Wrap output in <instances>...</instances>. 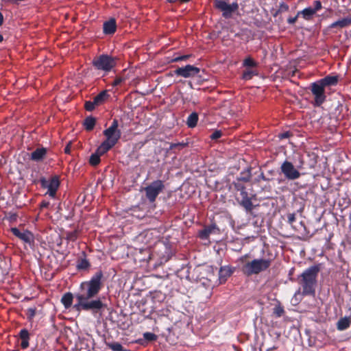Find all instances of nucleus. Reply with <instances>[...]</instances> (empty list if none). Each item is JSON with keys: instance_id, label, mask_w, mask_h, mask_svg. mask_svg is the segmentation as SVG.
<instances>
[{"instance_id": "f257e3e1", "label": "nucleus", "mask_w": 351, "mask_h": 351, "mask_svg": "<svg viewBox=\"0 0 351 351\" xmlns=\"http://www.w3.org/2000/svg\"><path fill=\"white\" fill-rule=\"evenodd\" d=\"M102 276V272L98 271L90 280L84 282L80 285V290L75 295L78 302L74 305L75 309L97 311L103 308L104 304L100 299L93 300L101 289Z\"/></svg>"}, {"instance_id": "f03ea898", "label": "nucleus", "mask_w": 351, "mask_h": 351, "mask_svg": "<svg viewBox=\"0 0 351 351\" xmlns=\"http://www.w3.org/2000/svg\"><path fill=\"white\" fill-rule=\"evenodd\" d=\"M320 271L319 265H314L304 271L300 276L299 282L302 287L303 295H314L317 276Z\"/></svg>"}, {"instance_id": "7ed1b4c3", "label": "nucleus", "mask_w": 351, "mask_h": 351, "mask_svg": "<svg viewBox=\"0 0 351 351\" xmlns=\"http://www.w3.org/2000/svg\"><path fill=\"white\" fill-rule=\"evenodd\" d=\"M118 126V121L114 119L111 126L104 131V134L106 136V139L99 147V152L106 153L118 142L121 135Z\"/></svg>"}, {"instance_id": "20e7f679", "label": "nucleus", "mask_w": 351, "mask_h": 351, "mask_svg": "<svg viewBox=\"0 0 351 351\" xmlns=\"http://www.w3.org/2000/svg\"><path fill=\"white\" fill-rule=\"evenodd\" d=\"M271 261L270 259H254L252 261L245 263L241 268L242 272L247 276L253 274H258L259 273L267 270L271 265Z\"/></svg>"}, {"instance_id": "39448f33", "label": "nucleus", "mask_w": 351, "mask_h": 351, "mask_svg": "<svg viewBox=\"0 0 351 351\" xmlns=\"http://www.w3.org/2000/svg\"><path fill=\"white\" fill-rule=\"evenodd\" d=\"M93 64L97 69L109 71L116 65V59L107 55H101L95 58Z\"/></svg>"}, {"instance_id": "423d86ee", "label": "nucleus", "mask_w": 351, "mask_h": 351, "mask_svg": "<svg viewBox=\"0 0 351 351\" xmlns=\"http://www.w3.org/2000/svg\"><path fill=\"white\" fill-rule=\"evenodd\" d=\"M165 185L163 182L160 180H156L152 182L149 186L144 188L146 197L150 202H155L158 194L163 191Z\"/></svg>"}, {"instance_id": "0eeeda50", "label": "nucleus", "mask_w": 351, "mask_h": 351, "mask_svg": "<svg viewBox=\"0 0 351 351\" xmlns=\"http://www.w3.org/2000/svg\"><path fill=\"white\" fill-rule=\"evenodd\" d=\"M214 3L215 8L221 11L223 16L226 18L231 17L232 13L236 12L239 8V5L237 3L229 4L225 0H215Z\"/></svg>"}, {"instance_id": "6e6552de", "label": "nucleus", "mask_w": 351, "mask_h": 351, "mask_svg": "<svg viewBox=\"0 0 351 351\" xmlns=\"http://www.w3.org/2000/svg\"><path fill=\"white\" fill-rule=\"evenodd\" d=\"M280 169L285 178L288 180H294L300 177V173L298 169L295 168L293 165L289 161H285L282 164Z\"/></svg>"}, {"instance_id": "1a4fd4ad", "label": "nucleus", "mask_w": 351, "mask_h": 351, "mask_svg": "<svg viewBox=\"0 0 351 351\" xmlns=\"http://www.w3.org/2000/svg\"><path fill=\"white\" fill-rule=\"evenodd\" d=\"M40 182L43 188H47L48 189L47 193L49 194L51 197H54L60 185L58 178L55 176L49 180L45 178H42Z\"/></svg>"}, {"instance_id": "9d476101", "label": "nucleus", "mask_w": 351, "mask_h": 351, "mask_svg": "<svg viewBox=\"0 0 351 351\" xmlns=\"http://www.w3.org/2000/svg\"><path fill=\"white\" fill-rule=\"evenodd\" d=\"M324 88L319 81L313 83L311 85V90L315 95V102L317 106H320L325 101Z\"/></svg>"}, {"instance_id": "9b49d317", "label": "nucleus", "mask_w": 351, "mask_h": 351, "mask_svg": "<svg viewBox=\"0 0 351 351\" xmlns=\"http://www.w3.org/2000/svg\"><path fill=\"white\" fill-rule=\"evenodd\" d=\"M200 71L199 68L188 64L183 67H178L174 71L176 75L182 76L185 78L193 77Z\"/></svg>"}, {"instance_id": "f8f14e48", "label": "nucleus", "mask_w": 351, "mask_h": 351, "mask_svg": "<svg viewBox=\"0 0 351 351\" xmlns=\"http://www.w3.org/2000/svg\"><path fill=\"white\" fill-rule=\"evenodd\" d=\"M236 188L238 191H241V199L239 201V204L242 206L247 211L251 212L254 206L252 202L251 198L248 197L247 193L245 191V187L243 185L237 184Z\"/></svg>"}, {"instance_id": "ddd939ff", "label": "nucleus", "mask_w": 351, "mask_h": 351, "mask_svg": "<svg viewBox=\"0 0 351 351\" xmlns=\"http://www.w3.org/2000/svg\"><path fill=\"white\" fill-rule=\"evenodd\" d=\"M11 232L13 233L14 235H15L22 241H25V243H30L34 241L33 234L28 230H23V232H21L16 228H12Z\"/></svg>"}, {"instance_id": "4468645a", "label": "nucleus", "mask_w": 351, "mask_h": 351, "mask_svg": "<svg viewBox=\"0 0 351 351\" xmlns=\"http://www.w3.org/2000/svg\"><path fill=\"white\" fill-rule=\"evenodd\" d=\"M351 325V317H344L339 319L337 323V328L339 330H344L348 328Z\"/></svg>"}, {"instance_id": "2eb2a0df", "label": "nucleus", "mask_w": 351, "mask_h": 351, "mask_svg": "<svg viewBox=\"0 0 351 351\" xmlns=\"http://www.w3.org/2000/svg\"><path fill=\"white\" fill-rule=\"evenodd\" d=\"M116 31V22L115 20L111 19L108 21L104 23V32L105 34H111Z\"/></svg>"}, {"instance_id": "dca6fc26", "label": "nucleus", "mask_w": 351, "mask_h": 351, "mask_svg": "<svg viewBox=\"0 0 351 351\" xmlns=\"http://www.w3.org/2000/svg\"><path fill=\"white\" fill-rule=\"evenodd\" d=\"M19 337L21 339V346L23 349H25L29 346V334L27 330L23 329L21 330L19 333Z\"/></svg>"}, {"instance_id": "f3484780", "label": "nucleus", "mask_w": 351, "mask_h": 351, "mask_svg": "<svg viewBox=\"0 0 351 351\" xmlns=\"http://www.w3.org/2000/svg\"><path fill=\"white\" fill-rule=\"evenodd\" d=\"M47 153V150L45 148H38L33 152L31 154V159L35 161H39L43 159L44 156Z\"/></svg>"}, {"instance_id": "a211bd4d", "label": "nucleus", "mask_w": 351, "mask_h": 351, "mask_svg": "<svg viewBox=\"0 0 351 351\" xmlns=\"http://www.w3.org/2000/svg\"><path fill=\"white\" fill-rule=\"evenodd\" d=\"M350 25H351V17H347V18L342 19L341 20H339V21L332 23L330 25V27L331 28H335V27L343 28V27H347Z\"/></svg>"}, {"instance_id": "6ab92c4d", "label": "nucleus", "mask_w": 351, "mask_h": 351, "mask_svg": "<svg viewBox=\"0 0 351 351\" xmlns=\"http://www.w3.org/2000/svg\"><path fill=\"white\" fill-rule=\"evenodd\" d=\"M232 271L228 267H221L219 272V278L220 283H223L226 281L227 278L230 276Z\"/></svg>"}, {"instance_id": "aec40b11", "label": "nucleus", "mask_w": 351, "mask_h": 351, "mask_svg": "<svg viewBox=\"0 0 351 351\" xmlns=\"http://www.w3.org/2000/svg\"><path fill=\"white\" fill-rule=\"evenodd\" d=\"M108 97V95L107 90H103L94 97V104H96L97 106H98L102 104L107 99Z\"/></svg>"}, {"instance_id": "412c9836", "label": "nucleus", "mask_w": 351, "mask_h": 351, "mask_svg": "<svg viewBox=\"0 0 351 351\" xmlns=\"http://www.w3.org/2000/svg\"><path fill=\"white\" fill-rule=\"evenodd\" d=\"M322 85L326 87L328 86L335 85L338 82L337 76H326L324 79L319 80Z\"/></svg>"}, {"instance_id": "4be33fe9", "label": "nucleus", "mask_w": 351, "mask_h": 351, "mask_svg": "<svg viewBox=\"0 0 351 351\" xmlns=\"http://www.w3.org/2000/svg\"><path fill=\"white\" fill-rule=\"evenodd\" d=\"M73 296L71 293H65L62 298V302L66 308H69L71 306L73 302Z\"/></svg>"}, {"instance_id": "5701e85b", "label": "nucleus", "mask_w": 351, "mask_h": 351, "mask_svg": "<svg viewBox=\"0 0 351 351\" xmlns=\"http://www.w3.org/2000/svg\"><path fill=\"white\" fill-rule=\"evenodd\" d=\"M105 153L99 152V147L97 148L96 152L93 154L89 159V162L93 166H96L100 162V156L104 154Z\"/></svg>"}, {"instance_id": "b1692460", "label": "nucleus", "mask_w": 351, "mask_h": 351, "mask_svg": "<svg viewBox=\"0 0 351 351\" xmlns=\"http://www.w3.org/2000/svg\"><path fill=\"white\" fill-rule=\"evenodd\" d=\"M198 121V114L196 112L191 113L187 119L186 124L189 128H194L196 126Z\"/></svg>"}, {"instance_id": "393cba45", "label": "nucleus", "mask_w": 351, "mask_h": 351, "mask_svg": "<svg viewBox=\"0 0 351 351\" xmlns=\"http://www.w3.org/2000/svg\"><path fill=\"white\" fill-rule=\"evenodd\" d=\"M96 120L93 117H87L84 122V125L85 126V128L88 131H90L93 129L95 125Z\"/></svg>"}, {"instance_id": "a878e982", "label": "nucleus", "mask_w": 351, "mask_h": 351, "mask_svg": "<svg viewBox=\"0 0 351 351\" xmlns=\"http://www.w3.org/2000/svg\"><path fill=\"white\" fill-rule=\"evenodd\" d=\"M214 230L215 227H206L204 230L199 232V236L202 239H206L208 238L209 235L214 231Z\"/></svg>"}, {"instance_id": "bb28decb", "label": "nucleus", "mask_w": 351, "mask_h": 351, "mask_svg": "<svg viewBox=\"0 0 351 351\" xmlns=\"http://www.w3.org/2000/svg\"><path fill=\"white\" fill-rule=\"evenodd\" d=\"M315 10L313 8H307L301 12L304 18L306 19H310L311 17L315 14Z\"/></svg>"}, {"instance_id": "cd10ccee", "label": "nucleus", "mask_w": 351, "mask_h": 351, "mask_svg": "<svg viewBox=\"0 0 351 351\" xmlns=\"http://www.w3.org/2000/svg\"><path fill=\"white\" fill-rule=\"evenodd\" d=\"M255 74H256L255 72L253 71L252 70L247 69L243 73V79H244L245 80H251L252 76Z\"/></svg>"}, {"instance_id": "c85d7f7f", "label": "nucleus", "mask_w": 351, "mask_h": 351, "mask_svg": "<svg viewBox=\"0 0 351 351\" xmlns=\"http://www.w3.org/2000/svg\"><path fill=\"white\" fill-rule=\"evenodd\" d=\"M90 266L89 263L86 259H82L78 262L77 268L82 269H86Z\"/></svg>"}, {"instance_id": "c756f323", "label": "nucleus", "mask_w": 351, "mask_h": 351, "mask_svg": "<svg viewBox=\"0 0 351 351\" xmlns=\"http://www.w3.org/2000/svg\"><path fill=\"white\" fill-rule=\"evenodd\" d=\"M66 237L67 240L74 241L77 237V232L76 230L69 232L66 233Z\"/></svg>"}, {"instance_id": "7c9ffc66", "label": "nucleus", "mask_w": 351, "mask_h": 351, "mask_svg": "<svg viewBox=\"0 0 351 351\" xmlns=\"http://www.w3.org/2000/svg\"><path fill=\"white\" fill-rule=\"evenodd\" d=\"M243 64L245 66H251V67L256 66V63L255 62V61L250 57L246 58L244 60Z\"/></svg>"}, {"instance_id": "2f4dec72", "label": "nucleus", "mask_w": 351, "mask_h": 351, "mask_svg": "<svg viewBox=\"0 0 351 351\" xmlns=\"http://www.w3.org/2000/svg\"><path fill=\"white\" fill-rule=\"evenodd\" d=\"M143 337L147 341H155L157 339V336L152 332H145L144 333Z\"/></svg>"}, {"instance_id": "473e14b6", "label": "nucleus", "mask_w": 351, "mask_h": 351, "mask_svg": "<svg viewBox=\"0 0 351 351\" xmlns=\"http://www.w3.org/2000/svg\"><path fill=\"white\" fill-rule=\"evenodd\" d=\"M285 313L283 308L280 306H276L274 309V313L277 317H281Z\"/></svg>"}, {"instance_id": "72a5a7b5", "label": "nucleus", "mask_w": 351, "mask_h": 351, "mask_svg": "<svg viewBox=\"0 0 351 351\" xmlns=\"http://www.w3.org/2000/svg\"><path fill=\"white\" fill-rule=\"evenodd\" d=\"M95 106H96V104H94V101H88L85 103V108L88 111H92L93 110H94Z\"/></svg>"}, {"instance_id": "f704fd0d", "label": "nucleus", "mask_w": 351, "mask_h": 351, "mask_svg": "<svg viewBox=\"0 0 351 351\" xmlns=\"http://www.w3.org/2000/svg\"><path fill=\"white\" fill-rule=\"evenodd\" d=\"M222 135V132L220 130L215 131L210 136V138L213 140H217Z\"/></svg>"}, {"instance_id": "c9c22d12", "label": "nucleus", "mask_w": 351, "mask_h": 351, "mask_svg": "<svg viewBox=\"0 0 351 351\" xmlns=\"http://www.w3.org/2000/svg\"><path fill=\"white\" fill-rule=\"evenodd\" d=\"M288 222L292 224L295 220V215L294 213H289L287 215Z\"/></svg>"}, {"instance_id": "e433bc0d", "label": "nucleus", "mask_w": 351, "mask_h": 351, "mask_svg": "<svg viewBox=\"0 0 351 351\" xmlns=\"http://www.w3.org/2000/svg\"><path fill=\"white\" fill-rule=\"evenodd\" d=\"M190 56L189 55H186V56H178L177 58H175L173 59V61L174 62H178V61H181V60H186Z\"/></svg>"}, {"instance_id": "4c0bfd02", "label": "nucleus", "mask_w": 351, "mask_h": 351, "mask_svg": "<svg viewBox=\"0 0 351 351\" xmlns=\"http://www.w3.org/2000/svg\"><path fill=\"white\" fill-rule=\"evenodd\" d=\"M315 7L313 8V10H315V12L321 9L322 8V3L319 1H315Z\"/></svg>"}, {"instance_id": "58836bf2", "label": "nucleus", "mask_w": 351, "mask_h": 351, "mask_svg": "<svg viewBox=\"0 0 351 351\" xmlns=\"http://www.w3.org/2000/svg\"><path fill=\"white\" fill-rule=\"evenodd\" d=\"M122 82V79L119 77L114 80V81L112 83V86H115L119 85Z\"/></svg>"}, {"instance_id": "ea45409f", "label": "nucleus", "mask_w": 351, "mask_h": 351, "mask_svg": "<svg viewBox=\"0 0 351 351\" xmlns=\"http://www.w3.org/2000/svg\"><path fill=\"white\" fill-rule=\"evenodd\" d=\"M300 14V13H298V14ZM298 15H297L296 16H295V17H293V18H289V19H288V22H289V23H291V24H293V23H295V21H297V19H298Z\"/></svg>"}, {"instance_id": "a19ab883", "label": "nucleus", "mask_w": 351, "mask_h": 351, "mask_svg": "<svg viewBox=\"0 0 351 351\" xmlns=\"http://www.w3.org/2000/svg\"><path fill=\"white\" fill-rule=\"evenodd\" d=\"M70 151H71V142H69L68 143V145L66 146V147L64 148V152L66 154H69Z\"/></svg>"}, {"instance_id": "79ce46f5", "label": "nucleus", "mask_w": 351, "mask_h": 351, "mask_svg": "<svg viewBox=\"0 0 351 351\" xmlns=\"http://www.w3.org/2000/svg\"><path fill=\"white\" fill-rule=\"evenodd\" d=\"M279 136H280V138H288L289 136V132H285V133L280 134Z\"/></svg>"}, {"instance_id": "37998d69", "label": "nucleus", "mask_w": 351, "mask_h": 351, "mask_svg": "<svg viewBox=\"0 0 351 351\" xmlns=\"http://www.w3.org/2000/svg\"><path fill=\"white\" fill-rule=\"evenodd\" d=\"M28 312L29 313V315L31 317H33L35 315V310L32 308H29L28 310Z\"/></svg>"}, {"instance_id": "c03bdc74", "label": "nucleus", "mask_w": 351, "mask_h": 351, "mask_svg": "<svg viewBox=\"0 0 351 351\" xmlns=\"http://www.w3.org/2000/svg\"><path fill=\"white\" fill-rule=\"evenodd\" d=\"M277 348H278V346L270 347V348H268L267 349V351H271V350H276Z\"/></svg>"}, {"instance_id": "a18cd8bd", "label": "nucleus", "mask_w": 351, "mask_h": 351, "mask_svg": "<svg viewBox=\"0 0 351 351\" xmlns=\"http://www.w3.org/2000/svg\"><path fill=\"white\" fill-rule=\"evenodd\" d=\"M3 22V16L2 15V14L0 12V26L2 25Z\"/></svg>"}, {"instance_id": "49530a36", "label": "nucleus", "mask_w": 351, "mask_h": 351, "mask_svg": "<svg viewBox=\"0 0 351 351\" xmlns=\"http://www.w3.org/2000/svg\"><path fill=\"white\" fill-rule=\"evenodd\" d=\"M281 8H283L285 10H287L289 8L288 5L284 4L281 5Z\"/></svg>"}, {"instance_id": "de8ad7c7", "label": "nucleus", "mask_w": 351, "mask_h": 351, "mask_svg": "<svg viewBox=\"0 0 351 351\" xmlns=\"http://www.w3.org/2000/svg\"><path fill=\"white\" fill-rule=\"evenodd\" d=\"M3 40V37L2 35L0 34V43H1Z\"/></svg>"}, {"instance_id": "09e8293b", "label": "nucleus", "mask_w": 351, "mask_h": 351, "mask_svg": "<svg viewBox=\"0 0 351 351\" xmlns=\"http://www.w3.org/2000/svg\"><path fill=\"white\" fill-rule=\"evenodd\" d=\"M47 205H48V203H45V202H43V203L42 204V206H47Z\"/></svg>"}, {"instance_id": "8fccbe9b", "label": "nucleus", "mask_w": 351, "mask_h": 351, "mask_svg": "<svg viewBox=\"0 0 351 351\" xmlns=\"http://www.w3.org/2000/svg\"><path fill=\"white\" fill-rule=\"evenodd\" d=\"M208 271H213V269H212L211 267H209V268L208 269Z\"/></svg>"}]
</instances>
